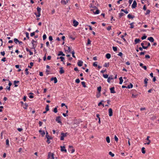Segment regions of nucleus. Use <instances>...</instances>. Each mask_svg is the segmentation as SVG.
Instances as JSON below:
<instances>
[{
    "label": "nucleus",
    "instance_id": "obj_8",
    "mask_svg": "<svg viewBox=\"0 0 159 159\" xmlns=\"http://www.w3.org/2000/svg\"><path fill=\"white\" fill-rule=\"evenodd\" d=\"M109 115L110 116H112L113 112L111 108H109L108 110Z\"/></svg>",
    "mask_w": 159,
    "mask_h": 159
},
{
    "label": "nucleus",
    "instance_id": "obj_17",
    "mask_svg": "<svg viewBox=\"0 0 159 159\" xmlns=\"http://www.w3.org/2000/svg\"><path fill=\"white\" fill-rule=\"evenodd\" d=\"M106 57L108 59H110L111 57V54L110 53H107L106 55Z\"/></svg>",
    "mask_w": 159,
    "mask_h": 159
},
{
    "label": "nucleus",
    "instance_id": "obj_13",
    "mask_svg": "<svg viewBox=\"0 0 159 159\" xmlns=\"http://www.w3.org/2000/svg\"><path fill=\"white\" fill-rule=\"evenodd\" d=\"M148 40H149L151 42H153L154 41V39L153 37H150L148 38Z\"/></svg>",
    "mask_w": 159,
    "mask_h": 159
},
{
    "label": "nucleus",
    "instance_id": "obj_30",
    "mask_svg": "<svg viewBox=\"0 0 159 159\" xmlns=\"http://www.w3.org/2000/svg\"><path fill=\"white\" fill-rule=\"evenodd\" d=\"M37 10L38 13H40L41 11V8L39 7H38L37 8Z\"/></svg>",
    "mask_w": 159,
    "mask_h": 159
},
{
    "label": "nucleus",
    "instance_id": "obj_18",
    "mask_svg": "<svg viewBox=\"0 0 159 159\" xmlns=\"http://www.w3.org/2000/svg\"><path fill=\"white\" fill-rule=\"evenodd\" d=\"M26 51L27 52H28L30 53V55H32L33 54V52L30 51V50L28 48H26Z\"/></svg>",
    "mask_w": 159,
    "mask_h": 159
},
{
    "label": "nucleus",
    "instance_id": "obj_33",
    "mask_svg": "<svg viewBox=\"0 0 159 159\" xmlns=\"http://www.w3.org/2000/svg\"><path fill=\"white\" fill-rule=\"evenodd\" d=\"M121 11H123L126 14H127L128 13V11L127 10H125L123 9H121Z\"/></svg>",
    "mask_w": 159,
    "mask_h": 159
},
{
    "label": "nucleus",
    "instance_id": "obj_22",
    "mask_svg": "<svg viewBox=\"0 0 159 159\" xmlns=\"http://www.w3.org/2000/svg\"><path fill=\"white\" fill-rule=\"evenodd\" d=\"M119 80H120V82H119V84H122L123 82V80L122 77H120L119 78Z\"/></svg>",
    "mask_w": 159,
    "mask_h": 159
},
{
    "label": "nucleus",
    "instance_id": "obj_57",
    "mask_svg": "<svg viewBox=\"0 0 159 159\" xmlns=\"http://www.w3.org/2000/svg\"><path fill=\"white\" fill-rule=\"evenodd\" d=\"M28 69L27 68H26L25 69V71H26V75H28V74H29V72L28 71Z\"/></svg>",
    "mask_w": 159,
    "mask_h": 159
},
{
    "label": "nucleus",
    "instance_id": "obj_20",
    "mask_svg": "<svg viewBox=\"0 0 159 159\" xmlns=\"http://www.w3.org/2000/svg\"><path fill=\"white\" fill-rule=\"evenodd\" d=\"M19 82V81L15 80L14 81V84H15V87H17L18 86V85L16 84L18 83Z\"/></svg>",
    "mask_w": 159,
    "mask_h": 159
},
{
    "label": "nucleus",
    "instance_id": "obj_12",
    "mask_svg": "<svg viewBox=\"0 0 159 159\" xmlns=\"http://www.w3.org/2000/svg\"><path fill=\"white\" fill-rule=\"evenodd\" d=\"M83 61L80 60H79L77 63V65L79 66H82L83 65Z\"/></svg>",
    "mask_w": 159,
    "mask_h": 159
},
{
    "label": "nucleus",
    "instance_id": "obj_23",
    "mask_svg": "<svg viewBox=\"0 0 159 159\" xmlns=\"http://www.w3.org/2000/svg\"><path fill=\"white\" fill-rule=\"evenodd\" d=\"M39 132L40 133V134L42 135V136H43L45 135V133L44 131L42 130H39Z\"/></svg>",
    "mask_w": 159,
    "mask_h": 159
},
{
    "label": "nucleus",
    "instance_id": "obj_3",
    "mask_svg": "<svg viewBox=\"0 0 159 159\" xmlns=\"http://www.w3.org/2000/svg\"><path fill=\"white\" fill-rule=\"evenodd\" d=\"M73 148L72 146H70V145L69 146L68 150L69 151H71V153H73L75 152V149L73 148L71 149V148Z\"/></svg>",
    "mask_w": 159,
    "mask_h": 159
},
{
    "label": "nucleus",
    "instance_id": "obj_34",
    "mask_svg": "<svg viewBox=\"0 0 159 159\" xmlns=\"http://www.w3.org/2000/svg\"><path fill=\"white\" fill-rule=\"evenodd\" d=\"M36 43H34L33 44H32V45H33V47H32V48L33 49H34V50L35 51V48L36 47V44H35Z\"/></svg>",
    "mask_w": 159,
    "mask_h": 159
},
{
    "label": "nucleus",
    "instance_id": "obj_53",
    "mask_svg": "<svg viewBox=\"0 0 159 159\" xmlns=\"http://www.w3.org/2000/svg\"><path fill=\"white\" fill-rule=\"evenodd\" d=\"M112 48L114 51H116L117 50V48L116 47H113Z\"/></svg>",
    "mask_w": 159,
    "mask_h": 159
},
{
    "label": "nucleus",
    "instance_id": "obj_25",
    "mask_svg": "<svg viewBox=\"0 0 159 159\" xmlns=\"http://www.w3.org/2000/svg\"><path fill=\"white\" fill-rule=\"evenodd\" d=\"M147 43H148V42L147 41H143V43H141V45L142 46V48L144 46V45H146Z\"/></svg>",
    "mask_w": 159,
    "mask_h": 159
},
{
    "label": "nucleus",
    "instance_id": "obj_63",
    "mask_svg": "<svg viewBox=\"0 0 159 159\" xmlns=\"http://www.w3.org/2000/svg\"><path fill=\"white\" fill-rule=\"evenodd\" d=\"M6 89H7L9 91L10 90V87L9 86H7Z\"/></svg>",
    "mask_w": 159,
    "mask_h": 159
},
{
    "label": "nucleus",
    "instance_id": "obj_37",
    "mask_svg": "<svg viewBox=\"0 0 159 159\" xmlns=\"http://www.w3.org/2000/svg\"><path fill=\"white\" fill-rule=\"evenodd\" d=\"M109 66V63H105L104 66L105 67H108Z\"/></svg>",
    "mask_w": 159,
    "mask_h": 159
},
{
    "label": "nucleus",
    "instance_id": "obj_52",
    "mask_svg": "<svg viewBox=\"0 0 159 159\" xmlns=\"http://www.w3.org/2000/svg\"><path fill=\"white\" fill-rule=\"evenodd\" d=\"M43 40H45L47 38V36L45 34H43Z\"/></svg>",
    "mask_w": 159,
    "mask_h": 159
},
{
    "label": "nucleus",
    "instance_id": "obj_14",
    "mask_svg": "<svg viewBox=\"0 0 159 159\" xmlns=\"http://www.w3.org/2000/svg\"><path fill=\"white\" fill-rule=\"evenodd\" d=\"M46 137L48 139H52L51 137L48 134V133L47 132L46 133Z\"/></svg>",
    "mask_w": 159,
    "mask_h": 159
},
{
    "label": "nucleus",
    "instance_id": "obj_35",
    "mask_svg": "<svg viewBox=\"0 0 159 159\" xmlns=\"http://www.w3.org/2000/svg\"><path fill=\"white\" fill-rule=\"evenodd\" d=\"M14 42H15V43H19V41L18 40L16 39V38H15L14 39Z\"/></svg>",
    "mask_w": 159,
    "mask_h": 159
},
{
    "label": "nucleus",
    "instance_id": "obj_19",
    "mask_svg": "<svg viewBox=\"0 0 159 159\" xmlns=\"http://www.w3.org/2000/svg\"><path fill=\"white\" fill-rule=\"evenodd\" d=\"M150 46V43H148V45L146 47H145V46H143V48L144 49H147V48H148V47H149Z\"/></svg>",
    "mask_w": 159,
    "mask_h": 159
},
{
    "label": "nucleus",
    "instance_id": "obj_62",
    "mask_svg": "<svg viewBox=\"0 0 159 159\" xmlns=\"http://www.w3.org/2000/svg\"><path fill=\"white\" fill-rule=\"evenodd\" d=\"M35 32H34L31 33L30 34V36L31 37H33V36H34L35 35Z\"/></svg>",
    "mask_w": 159,
    "mask_h": 159
},
{
    "label": "nucleus",
    "instance_id": "obj_41",
    "mask_svg": "<svg viewBox=\"0 0 159 159\" xmlns=\"http://www.w3.org/2000/svg\"><path fill=\"white\" fill-rule=\"evenodd\" d=\"M124 14L123 13H121L119 14V17L120 18L122 16L124 15Z\"/></svg>",
    "mask_w": 159,
    "mask_h": 159
},
{
    "label": "nucleus",
    "instance_id": "obj_2",
    "mask_svg": "<svg viewBox=\"0 0 159 159\" xmlns=\"http://www.w3.org/2000/svg\"><path fill=\"white\" fill-rule=\"evenodd\" d=\"M48 159H54V154L51 152H49L48 153Z\"/></svg>",
    "mask_w": 159,
    "mask_h": 159
},
{
    "label": "nucleus",
    "instance_id": "obj_47",
    "mask_svg": "<svg viewBox=\"0 0 159 159\" xmlns=\"http://www.w3.org/2000/svg\"><path fill=\"white\" fill-rule=\"evenodd\" d=\"M25 34H26V37L28 39H29L30 38V37L29 36V33L28 32H26L25 33Z\"/></svg>",
    "mask_w": 159,
    "mask_h": 159
},
{
    "label": "nucleus",
    "instance_id": "obj_32",
    "mask_svg": "<svg viewBox=\"0 0 159 159\" xmlns=\"http://www.w3.org/2000/svg\"><path fill=\"white\" fill-rule=\"evenodd\" d=\"M148 81V79L147 78L145 79L144 80V82L145 84H146L145 86H146L147 85V81Z\"/></svg>",
    "mask_w": 159,
    "mask_h": 159
},
{
    "label": "nucleus",
    "instance_id": "obj_9",
    "mask_svg": "<svg viewBox=\"0 0 159 159\" xmlns=\"http://www.w3.org/2000/svg\"><path fill=\"white\" fill-rule=\"evenodd\" d=\"M114 87H112L110 89V92L111 93H116V92L114 90Z\"/></svg>",
    "mask_w": 159,
    "mask_h": 159
},
{
    "label": "nucleus",
    "instance_id": "obj_4",
    "mask_svg": "<svg viewBox=\"0 0 159 159\" xmlns=\"http://www.w3.org/2000/svg\"><path fill=\"white\" fill-rule=\"evenodd\" d=\"M61 148V152H66L67 150L65 149V147L64 146H61L60 147Z\"/></svg>",
    "mask_w": 159,
    "mask_h": 159
},
{
    "label": "nucleus",
    "instance_id": "obj_54",
    "mask_svg": "<svg viewBox=\"0 0 159 159\" xmlns=\"http://www.w3.org/2000/svg\"><path fill=\"white\" fill-rule=\"evenodd\" d=\"M80 82V80L79 79H77L75 80V82L77 83H79Z\"/></svg>",
    "mask_w": 159,
    "mask_h": 159
},
{
    "label": "nucleus",
    "instance_id": "obj_49",
    "mask_svg": "<svg viewBox=\"0 0 159 159\" xmlns=\"http://www.w3.org/2000/svg\"><path fill=\"white\" fill-rule=\"evenodd\" d=\"M34 14L37 17H39L40 16V15H40V13H38V14H37V13H34Z\"/></svg>",
    "mask_w": 159,
    "mask_h": 159
},
{
    "label": "nucleus",
    "instance_id": "obj_51",
    "mask_svg": "<svg viewBox=\"0 0 159 159\" xmlns=\"http://www.w3.org/2000/svg\"><path fill=\"white\" fill-rule=\"evenodd\" d=\"M6 144L7 145L9 146V140L8 139H7L6 140Z\"/></svg>",
    "mask_w": 159,
    "mask_h": 159
},
{
    "label": "nucleus",
    "instance_id": "obj_46",
    "mask_svg": "<svg viewBox=\"0 0 159 159\" xmlns=\"http://www.w3.org/2000/svg\"><path fill=\"white\" fill-rule=\"evenodd\" d=\"M134 24V23L132 22V23H131L130 24V28H134V26L133 25Z\"/></svg>",
    "mask_w": 159,
    "mask_h": 159
},
{
    "label": "nucleus",
    "instance_id": "obj_64",
    "mask_svg": "<svg viewBox=\"0 0 159 159\" xmlns=\"http://www.w3.org/2000/svg\"><path fill=\"white\" fill-rule=\"evenodd\" d=\"M49 39L50 41H52L53 39L52 37L51 36H50L49 37Z\"/></svg>",
    "mask_w": 159,
    "mask_h": 159
},
{
    "label": "nucleus",
    "instance_id": "obj_48",
    "mask_svg": "<svg viewBox=\"0 0 159 159\" xmlns=\"http://www.w3.org/2000/svg\"><path fill=\"white\" fill-rule=\"evenodd\" d=\"M71 53L72 54V57L74 58H75L76 57H75V56L74 55L75 53L74 51H72V52H71Z\"/></svg>",
    "mask_w": 159,
    "mask_h": 159
},
{
    "label": "nucleus",
    "instance_id": "obj_45",
    "mask_svg": "<svg viewBox=\"0 0 159 159\" xmlns=\"http://www.w3.org/2000/svg\"><path fill=\"white\" fill-rule=\"evenodd\" d=\"M81 84L84 87H86L85 85V83L84 82H81Z\"/></svg>",
    "mask_w": 159,
    "mask_h": 159
},
{
    "label": "nucleus",
    "instance_id": "obj_50",
    "mask_svg": "<svg viewBox=\"0 0 159 159\" xmlns=\"http://www.w3.org/2000/svg\"><path fill=\"white\" fill-rule=\"evenodd\" d=\"M114 139L117 142L118 141V139L116 135H115L114 136Z\"/></svg>",
    "mask_w": 159,
    "mask_h": 159
},
{
    "label": "nucleus",
    "instance_id": "obj_29",
    "mask_svg": "<svg viewBox=\"0 0 159 159\" xmlns=\"http://www.w3.org/2000/svg\"><path fill=\"white\" fill-rule=\"evenodd\" d=\"M61 2L62 4L66 5L67 4V2L64 0H61Z\"/></svg>",
    "mask_w": 159,
    "mask_h": 159
},
{
    "label": "nucleus",
    "instance_id": "obj_42",
    "mask_svg": "<svg viewBox=\"0 0 159 159\" xmlns=\"http://www.w3.org/2000/svg\"><path fill=\"white\" fill-rule=\"evenodd\" d=\"M103 77L105 78H108V75L107 74H103Z\"/></svg>",
    "mask_w": 159,
    "mask_h": 159
},
{
    "label": "nucleus",
    "instance_id": "obj_10",
    "mask_svg": "<svg viewBox=\"0 0 159 159\" xmlns=\"http://www.w3.org/2000/svg\"><path fill=\"white\" fill-rule=\"evenodd\" d=\"M150 138V137L149 136H148L147 137V138L146 139V140L148 141V142H147L146 143H145V144H147V145H149L150 144L151 141L149 139V138Z\"/></svg>",
    "mask_w": 159,
    "mask_h": 159
},
{
    "label": "nucleus",
    "instance_id": "obj_28",
    "mask_svg": "<svg viewBox=\"0 0 159 159\" xmlns=\"http://www.w3.org/2000/svg\"><path fill=\"white\" fill-rule=\"evenodd\" d=\"M106 140L107 142L109 143L110 142V139L109 137L108 136L106 138Z\"/></svg>",
    "mask_w": 159,
    "mask_h": 159
},
{
    "label": "nucleus",
    "instance_id": "obj_1",
    "mask_svg": "<svg viewBox=\"0 0 159 159\" xmlns=\"http://www.w3.org/2000/svg\"><path fill=\"white\" fill-rule=\"evenodd\" d=\"M67 133H62L61 134V136L60 138V139L61 140H64V138L66 137L67 136Z\"/></svg>",
    "mask_w": 159,
    "mask_h": 159
},
{
    "label": "nucleus",
    "instance_id": "obj_40",
    "mask_svg": "<svg viewBox=\"0 0 159 159\" xmlns=\"http://www.w3.org/2000/svg\"><path fill=\"white\" fill-rule=\"evenodd\" d=\"M93 9H91V11H93V10L95 9H97V7L95 6H93Z\"/></svg>",
    "mask_w": 159,
    "mask_h": 159
},
{
    "label": "nucleus",
    "instance_id": "obj_43",
    "mask_svg": "<svg viewBox=\"0 0 159 159\" xmlns=\"http://www.w3.org/2000/svg\"><path fill=\"white\" fill-rule=\"evenodd\" d=\"M109 154L112 157H113L114 156V154L113 153H112V152H109Z\"/></svg>",
    "mask_w": 159,
    "mask_h": 159
},
{
    "label": "nucleus",
    "instance_id": "obj_21",
    "mask_svg": "<svg viewBox=\"0 0 159 159\" xmlns=\"http://www.w3.org/2000/svg\"><path fill=\"white\" fill-rule=\"evenodd\" d=\"M64 70L63 69V68L62 67H61L60 68V72H59V73H60V74H62L63 73H64Z\"/></svg>",
    "mask_w": 159,
    "mask_h": 159
},
{
    "label": "nucleus",
    "instance_id": "obj_36",
    "mask_svg": "<svg viewBox=\"0 0 159 159\" xmlns=\"http://www.w3.org/2000/svg\"><path fill=\"white\" fill-rule=\"evenodd\" d=\"M150 11L149 10H146V13H145V14L146 15H148V14H149L150 13Z\"/></svg>",
    "mask_w": 159,
    "mask_h": 159
},
{
    "label": "nucleus",
    "instance_id": "obj_31",
    "mask_svg": "<svg viewBox=\"0 0 159 159\" xmlns=\"http://www.w3.org/2000/svg\"><path fill=\"white\" fill-rule=\"evenodd\" d=\"M133 87V85L131 83L130 84V85H128V86L127 87V88L128 89H130L132 88Z\"/></svg>",
    "mask_w": 159,
    "mask_h": 159
},
{
    "label": "nucleus",
    "instance_id": "obj_11",
    "mask_svg": "<svg viewBox=\"0 0 159 159\" xmlns=\"http://www.w3.org/2000/svg\"><path fill=\"white\" fill-rule=\"evenodd\" d=\"M51 80L52 81L54 80V83L55 84L57 82V79L56 77L52 78H51Z\"/></svg>",
    "mask_w": 159,
    "mask_h": 159
},
{
    "label": "nucleus",
    "instance_id": "obj_44",
    "mask_svg": "<svg viewBox=\"0 0 159 159\" xmlns=\"http://www.w3.org/2000/svg\"><path fill=\"white\" fill-rule=\"evenodd\" d=\"M93 66L95 67H97L98 66L97 62L96 61L94 62L93 64Z\"/></svg>",
    "mask_w": 159,
    "mask_h": 159
},
{
    "label": "nucleus",
    "instance_id": "obj_6",
    "mask_svg": "<svg viewBox=\"0 0 159 159\" xmlns=\"http://www.w3.org/2000/svg\"><path fill=\"white\" fill-rule=\"evenodd\" d=\"M60 118L61 117L59 116L57 117L56 119V120L58 123L60 124H61V120Z\"/></svg>",
    "mask_w": 159,
    "mask_h": 159
},
{
    "label": "nucleus",
    "instance_id": "obj_39",
    "mask_svg": "<svg viewBox=\"0 0 159 159\" xmlns=\"http://www.w3.org/2000/svg\"><path fill=\"white\" fill-rule=\"evenodd\" d=\"M33 64H33V62H30V66H28V67L30 68H31L32 67V66H33Z\"/></svg>",
    "mask_w": 159,
    "mask_h": 159
},
{
    "label": "nucleus",
    "instance_id": "obj_58",
    "mask_svg": "<svg viewBox=\"0 0 159 159\" xmlns=\"http://www.w3.org/2000/svg\"><path fill=\"white\" fill-rule=\"evenodd\" d=\"M46 111H48L49 110V106L48 105H47L46 106Z\"/></svg>",
    "mask_w": 159,
    "mask_h": 159
},
{
    "label": "nucleus",
    "instance_id": "obj_61",
    "mask_svg": "<svg viewBox=\"0 0 159 159\" xmlns=\"http://www.w3.org/2000/svg\"><path fill=\"white\" fill-rule=\"evenodd\" d=\"M147 38V36L146 35H144L141 38V39L142 40H143L146 39Z\"/></svg>",
    "mask_w": 159,
    "mask_h": 159
},
{
    "label": "nucleus",
    "instance_id": "obj_27",
    "mask_svg": "<svg viewBox=\"0 0 159 159\" xmlns=\"http://www.w3.org/2000/svg\"><path fill=\"white\" fill-rule=\"evenodd\" d=\"M58 56H61L62 55V56H65V54L63 53L62 52L60 51L59 52V53L58 55Z\"/></svg>",
    "mask_w": 159,
    "mask_h": 159
},
{
    "label": "nucleus",
    "instance_id": "obj_16",
    "mask_svg": "<svg viewBox=\"0 0 159 159\" xmlns=\"http://www.w3.org/2000/svg\"><path fill=\"white\" fill-rule=\"evenodd\" d=\"M140 41V40L139 39L136 38L134 40L135 44H136L139 43Z\"/></svg>",
    "mask_w": 159,
    "mask_h": 159
},
{
    "label": "nucleus",
    "instance_id": "obj_24",
    "mask_svg": "<svg viewBox=\"0 0 159 159\" xmlns=\"http://www.w3.org/2000/svg\"><path fill=\"white\" fill-rule=\"evenodd\" d=\"M128 18L129 19H133L134 16H132L131 15L129 14L127 16Z\"/></svg>",
    "mask_w": 159,
    "mask_h": 159
},
{
    "label": "nucleus",
    "instance_id": "obj_60",
    "mask_svg": "<svg viewBox=\"0 0 159 159\" xmlns=\"http://www.w3.org/2000/svg\"><path fill=\"white\" fill-rule=\"evenodd\" d=\"M53 111L55 113H56L57 112V107H55L54 108Z\"/></svg>",
    "mask_w": 159,
    "mask_h": 159
},
{
    "label": "nucleus",
    "instance_id": "obj_26",
    "mask_svg": "<svg viewBox=\"0 0 159 159\" xmlns=\"http://www.w3.org/2000/svg\"><path fill=\"white\" fill-rule=\"evenodd\" d=\"M94 14H98L100 12V11L98 9H97L95 12H93Z\"/></svg>",
    "mask_w": 159,
    "mask_h": 159
},
{
    "label": "nucleus",
    "instance_id": "obj_7",
    "mask_svg": "<svg viewBox=\"0 0 159 159\" xmlns=\"http://www.w3.org/2000/svg\"><path fill=\"white\" fill-rule=\"evenodd\" d=\"M79 24V23L78 21H76L75 20H74L73 21V25L76 27Z\"/></svg>",
    "mask_w": 159,
    "mask_h": 159
},
{
    "label": "nucleus",
    "instance_id": "obj_59",
    "mask_svg": "<svg viewBox=\"0 0 159 159\" xmlns=\"http://www.w3.org/2000/svg\"><path fill=\"white\" fill-rule=\"evenodd\" d=\"M101 89V86H100L98 88V91L99 92H100Z\"/></svg>",
    "mask_w": 159,
    "mask_h": 159
},
{
    "label": "nucleus",
    "instance_id": "obj_56",
    "mask_svg": "<svg viewBox=\"0 0 159 159\" xmlns=\"http://www.w3.org/2000/svg\"><path fill=\"white\" fill-rule=\"evenodd\" d=\"M137 96V94H132V97L134 98H135Z\"/></svg>",
    "mask_w": 159,
    "mask_h": 159
},
{
    "label": "nucleus",
    "instance_id": "obj_55",
    "mask_svg": "<svg viewBox=\"0 0 159 159\" xmlns=\"http://www.w3.org/2000/svg\"><path fill=\"white\" fill-rule=\"evenodd\" d=\"M121 38L123 39V40L124 41L126 42V39L124 38V35H121Z\"/></svg>",
    "mask_w": 159,
    "mask_h": 159
},
{
    "label": "nucleus",
    "instance_id": "obj_15",
    "mask_svg": "<svg viewBox=\"0 0 159 159\" xmlns=\"http://www.w3.org/2000/svg\"><path fill=\"white\" fill-rule=\"evenodd\" d=\"M113 78L112 77V76H110L108 78L107 80V81L108 83H110V81L111 80L113 79Z\"/></svg>",
    "mask_w": 159,
    "mask_h": 159
},
{
    "label": "nucleus",
    "instance_id": "obj_5",
    "mask_svg": "<svg viewBox=\"0 0 159 159\" xmlns=\"http://www.w3.org/2000/svg\"><path fill=\"white\" fill-rule=\"evenodd\" d=\"M137 3L135 0L133 1V3L132 5V7L133 8H135L137 6Z\"/></svg>",
    "mask_w": 159,
    "mask_h": 159
},
{
    "label": "nucleus",
    "instance_id": "obj_38",
    "mask_svg": "<svg viewBox=\"0 0 159 159\" xmlns=\"http://www.w3.org/2000/svg\"><path fill=\"white\" fill-rule=\"evenodd\" d=\"M144 150H145V148L144 147H143L142 148V149H141L142 152L143 154H144L145 153V151Z\"/></svg>",
    "mask_w": 159,
    "mask_h": 159
}]
</instances>
